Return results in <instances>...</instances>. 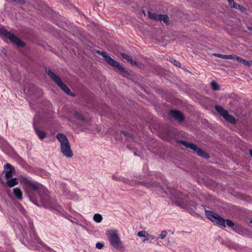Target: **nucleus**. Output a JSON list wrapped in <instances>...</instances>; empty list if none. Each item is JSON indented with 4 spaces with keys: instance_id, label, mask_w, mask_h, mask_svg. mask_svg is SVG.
<instances>
[{
    "instance_id": "f257e3e1",
    "label": "nucleus",
    "mask_w": 252,
    "mask_h": 252,
    "mask_svg": "<svg viewBox=\"0 0 252 252\" xmlns=\"http://www.w3.org/2000/svg\"><path fill=\"white\" fill-rule=\"evenodd\" d=\"M56 137L61 144V151L63 155L66 158H70L73 157V154L71 149L69 141L64 134L58 133Z\"/></svg>"
},
{
    "instance_id": "f03ea898",
    "label": "nucleus",
    "mask_w": 252,
    "mask_h": 252,
    "mask_svg": "<svg viewBox=\"0 0 252 252\" xmlns=\"http://www.w3.org/2000/svg\"><path fill=\"white\" fill-rule=\"evenodd\" d=\"M46 72L50 78L67 94L74 96L75 94L71 92L68 87L62 81V79L51 70H46Z\"/></svg>"
},
{
    "instance_id": "7ed1b4c3",
    "label": "nucleus",
    "mask_w": 252,
    "mask_h": 252,
    "mask_svg": "<svg viewBox=\"0 0 252 252\" xmlns=\"http://www.w3.org/2000/svg\"><path fill=\"white\" fill-rule=\"evenodd\" d=\"M37 195L38 197H37L36 200L34 201L32 199L31 195L29 194L31 200L35 204L38 206L41 205L45 207L49 206L50 204V199L47 190L43 188Z\"/></svg>"
},
{
    "instance_id": "20e7f679",
    "label": "nucleus",
    "mask_w": 252,
    "mask_h": 252,
    "mask_svg": "<svg viewBox=\"0 0 252 252\" xmlns=\"http://www.w3.org/2000/svg\"><path fill=\"white\" fill-rule=\"evenodd\" d=\"M107 235L110 243L115 249L120 250L124 249L117 230H109L107 232Z\"/></svg>"
},
{
    "instance_id": "39448f33",
    "label": "nucleus",
    "mask_w": 252,
    "mask_h": 252,
    "mask_svg": "<svg viewBox=\"0 0 252 252\" xmlns=\"http://www.w3.org/2000/svg\"><path fill=\"white\" fill-rule=\"evenodd\" d=\"M0 36L4 37L9 39L18 47H24L25 46V43L18 37L14 34L11 33L10 32L1 28H0Z\"/></svg>"
},
{
    "instance_id": "423d86ee",
    "label": "nucleus",
    "mask_w": 252,
    "mask_h": 252,
    "mask_svg": "<svg viewBox=\"0 0 252 252\" xmlns=\"http://www.w3.org/2000/svg\"><path fill=\"white\" fill-rule=\"evenodd\" d=\"M178 142L185 146L186 148H188L192 150L195 152L199 156L201 157L204 158L205 159H208L210 157L209 155L207 153L205 152L201 148L198 147L195 144L192 143H190L185 140H179Z\"/></svg>"
},
{
    "instance_id": "0eeeda50",
    "label": "nucleus",
    "mask_w": 252,
    "mask_h": 252,
    "mask_svg": "<svg viewBox=\"0 0 252 252\" xmlns=\"http://www.w3.org/2000/svg\"><path fill=\"white\" fill-rule=\"evenodd\" d=\"M205 215L207 218L211 221L225 227V220L215 212L211 211H205Z\"/></svg>"
},
{
    "instance_id": "6e6552de",
    "label": "nucleus",
    "mask_w": 252,
    "mask_h": 252,
    "mask_svg": "<svg viewBox=\"0 0 252 252\" xmlns=\"http://www.w3.org/2000/svg\"><path fill=\"white\" fill-rule=\"evenodd\" d=\"M23 182L27 185L28 191H33L37 194L44 188L40 184L33 183L26 178L23 179Z\"/></svg>"
},
{
    "instance_id": "1a4fd4ad",
    "label": "nucleus",
    "mask_w": 252,
    "mask_h": 252,
    "mask_svg": "<svg viewBox=\"0 0 252 252\" xmlns=\"http://www.w3.org/2000/svg\"><path fill=\"white\" fill-rule=\"evenodd\" d=\"M215 109L217 112L223 117L228 122L232 124H235L236 123L235 118L229 115L228 111L224 109L221 106L216 105H215Z\"/></svg>"
},
{
    "instance_id": "9d476101",
    "label": "nucleus",
    "mask_w": 252,
    "mask_h": 252,
    "mask_svg": "<svg viewBox=\"0 0 252 252\" xmlns=\"http://www.w3.org/2000/svg\"><path fill=\"white\" fill-rule=\"evenodd\" d=\"M4 169L3 172L4 173L5 178L7 179L11 178L14 172V167L10 163H6L4 166Z\"/></svg>"
},
{
    "instance_id": "9b49d317",
    "label": "nucleus",
    "mask_w": 252,
    "mask_h": 252,
    "mask_svg": "<svg viewBox=\"0 0 252 252\" xmlns=\"http://www.w3.org/2000/svg\"><path fill=\"white\" fill-rule=\"evenodd\" d=\"M170 115L174 119L180 122H183L185 120L183 113L176 110H171L170 111Z\"/></svg>"
},
{
    "instance_id": "f8f14e48",
    "label": "nucleus",
    "mask_w": 252,
    "mask_h": 252,
    "mask_svg": "<svg viewBox=\"0 0 252 252\" xmlns=\"http://www.w3.org/2000/svg\"><path fill=\"white\" fill-rule=\"evenodd\" d=\"M113 63H110V65L114 67L117 68L121 72L124 73L126 75H130L128 69L125 68L122 65H121L119 62L116 61L115 60H113L112 61Z\"/></svg>"
},
{
    "instance_id": "ddd939ff",
    "label": "nucleus",
    "mask_w": 252,
    "mask_h": 252,
    "mask_svg": "<svg viewBox=\"0 0 252 252\" xmlns=\"http://www.w3.org/2000/svg\"><path fill=\"white\" fill-rule=\"evenodd\" d=\"M96 53L101 55L103 58L104 59L105 61L109 64H110V63H113L112 61L113 59H112L110 56L108 55L107 53L105 52H101L100 51L97 50L96 51Z\"/></svg>"
},
{
    "instance_id": "4468645a",
    "label": "nucleus",
    "mask_w": 252,
    "mask_h": 252,
    "mask_svg": "<svg viewBox=\"0 0 252 252\" xmlns=\"http://www.w3.org/2000/svg\"><path fill=\"white\" fill-rule=\"evenodd\" d=\"M18 179L16 178H13L10 179H7L6 185L9 188H12L18 184Z\"/></svg>"
},
{
    "instance_id": "2eb2a0df",
    "label": "nucleus",
    "mask_w": 252,
    "mask_h": 252,
    "mask_svg": "<svg viewBox=\"0 0 252 252\" xmlns=\"http://www.w3.org/2000/svg\"><path fill=\"white\" fill-rule=\"evenodd\" d=\"M31 241L33 242L40 243V239L38 238L36 232L33 229H31L30 234Z\"/></svg>"
},
{
    "instance_id": "dca6fc26",
    "label": "nucleus",
    "mask_w": 252,
    "mask_h": 252,
    "mask_svg": "<svg viewBox=\"0 0 252 252\" xmlns=\"http://www.w3.org/2000/svg\"><path fill=\"white\" fill-rule=\"evenodd\" d=\"M34 130L36 134L37 135L39 139H40L41 140L43 139L47 136V133L46 132L40 130L38 127L35 126Z\"/></svg>"
},
{
    "instance_id": "f3484780",
    "label": "nucleus",
    "mask_w": 252,
    "mask_h": 252,
    "mask_svg": "<svg viewBox=\"0 0 252 252\" xmlns=\"http://www.w3.org/2000/svg\"><path fill=\"white\" fill-rule=\"evenodd\" d=\"M121 56L124 59L127 60L128 62H129L132 65H137V63L136 61H134L131 56L125 53H122Z\"/></svg>"
},
{
    "instance_id": "a211bd4d",
    "label": "nucleus",
    "mask_w": 252,
    "mask_h": 252,
    "mask_svg": "<svg viewBox=\"0 0 252 252\" xmlns=\"http://www.w3.org/2000/svg\"><path fill=\"white\" fill-rule=\"evenodd\" d=\"M13 193L14 195L19 199L21 200L23 198V193L21 189L16 188L13 189Z\"/></svg>"
},
{
    "instance_id": "6ab92c4d",
    "label": "nucleus",
    "mask_w": 252,
    "mask_h": 252,
    "mask_svg": "<svg viewBox=\"0 0 252 252\" xmlns=\"http://www.w3.org/2000/svg\"><path fill=\"white\" fill-rule=\"evenodd\" d=\"M148 17L149 18L151 19L155 20L156 21H159L160 20V17H161V14H158L155 13H153L149 11Z\"/></svg>"
},
{
    "instance_id": "aec40b11",
    "label": "nucleus",
    "mask_w": 252,
    "mask_h": 252,
    "mask_svg": "<svg viewBox=\"0 0 252 252\" xmlns=\"http://www.w3.org/2000/svg\"><path fill=\"white\" fill-rule=\"evenodd\" d=\"M73 115L79 121L82 122H85V118L79 112L77 111H75L73 112Z\"/></svg>"
},
{
    "instance_id": "412c9836",
    "label": "nucleus",
    "mask_w": 252,
    "mask_h": 252,
    "mask_svg": "<svg viewBox=\"0 0 252 252\" xmlns=\"http://www.w3.org/2000/svg\"><path fill=\"white\" fill-rule=\"evenodd\" d=\"M123 134L126 137V140L130 141L133 140V136L127 131H123Z\"/></svg>"
},
{
    "instance_id": "4be33fe9",
    "label": "nucleus",
    "mask_w": 252,
    "mask_h": 252,
    "mask_svg": "<svg viewBox=\"0 0 252 252\" xmlns=\"http://www.w3.org/2000/svg\"><path fill=\"white\" fill-rule=\"evenodd\" d=\"M163 21L164 23L166 24H168V22L169 21V19L168 16L167 15H162L161 14V17H160V20L159 21Z\"/></svg>"
},
{
    "instance_id": "5701e85b",
    "label": "nucleus",
    "mask_w": 252,
    "mask_h": 252,
    "mask_svg": "<svg viewBox=\"0 0 252 252\" xmlns=\"http://www.w3.org/2000/svg\"><path fill=\"white\" fill-rule=\"evenodd\" d=\"M212 89L214 91H218L220 89V87L218 84L215 81H213L211 83Z\"/></svg>"
},
{
    "instance_id": "b1692460",
    "label": "nucleus",
    "mask_w": 252,
    "mask_h": 252,
    "mask_svg": "<svg viewBox=\"0 0 252 252\" xmlns=\"http://www.w3.org/2000/svg\"><path fill=\"white\" fill-rule=\"evenodd\" d=\"M94 220L96 222H100L102 220V217L99 214H95L94 216Z\"/></svg>"
},
{
    "instance_id": "393cba45",
    "label": "nucleus",
    "mask_w": 252,
    "mask_h": 252,
    "mask_svg": "<svg viewBox=\"0 0 252 252\" xmlns=\"http://www.w3.org/2000/svg\"><path fill=\"white\" fill-rule=\"evenodd\" d=\"M170 61L172 63L175 65L178 66V67H180L181 66V64L178 62L177 61H176V60L174 59H171L170 58Z\"/></svg>"
},
{
    "instance_id": "a878e982",
    "label": "nucleus",
    "mask_w": 252,
    "mask_h": 252,
    "mask_svg": "<svg viewBox=\"0 0 252 252\" xmlns=\"http://www.w3.org/2000/svg\"><path fill=\"white\" fill-rule=\"evenodd\" d=\"M167 235V232L166 231H162L160 235H158L157 239L160 238V239H164Z\"/></svg>"
},
{
    "instance_id": "bb28decb",
    "label": "nucleus",
    "mask_w": 252,
    "mask_h": 252,
    "mask_svg": "<svg viewBox=\"0 0 252 252\" xmlns=\"http://www.w3.org/2000/svg\"><path fill=\"white\" fill-rule=\"evenodd\" d=\"M225 221L227 225L229 227H233L235 225V223L230 220H226Z\"/></svg>"
},
{
    "instance_id": "cd10ccee",
    "label": "nucleus",
    "mask_w": 252,
    "mask_h": 252,
    "mask_svg": "<svg viewBox=\"0 0 252 252\" xmlns=\"http://www.w3.org/2000/svg\"><path fill=\"white\" fill-rule=\"evenodd\" d=\"M137 235L140 237H146V232L145 231H141L138 233Z\"/></svg>"
},
{
    "instance_id": "c85d7f7f",
    "label": "nucleus",
    "mask_w": 252,
    "mask_h": 252,
    "mask_svg": "<svg viewBox=\"0 0 252 252\" xmlns=\"http://www.w3.org/2000/svg\"><path fill=\"white\" fill-rule=\"evenodd\" d=\"M96 248L98 249H101L104 247V244L102 243L98 242L95 245Z\"/></svg>"
},
{
    "instance_id": "c756f323",
    "label": "nucleus",
    "mask_w": 252,
    "mask_h": 252,
    "mask_svg": "<svg viewBox=\"0 0 252 252\" xmlns=\"http://www.w3.org/2000/svg\"><path fill=\"white\" fill-rule=\"evenodd\" d=\"M213 55L214 56H215V57H218V58H221V59H225V55H222V54H220L215 53V54H213Z\"/></svg>"
},
{
    "instance_id": "7c9ffc66",
    "label": "nucleus",
    "mask_w": 252,
    "mask_h": 252,
    "mask_svg": "<svg viewBox=\"0 0 252 252\" xmlns=\"http://www.w3.org/2000/svg\"><path fill=\"white\" fill-rule=\"evenodd\" d=\"M243 64L246 65V66H250V63H249V62L245 59H242V62H241Z\"/></svg>"
},
{
    "instance_id": "2f4dec72",
    "label": "nucleus",
    "mask_w": 252,
    "mask_h": 252,
    "mask_svg": "<svg viewBox=\"0 0 252 252\" xmlns=\"http://www.w3.org/2000/svg\"><path fill=\"white\" fill-rule=\"evenodd\" d=\"M235 55H225V59H234Z\"/></svg>"
},
{
    "instance_id": "473e14b6",
    "label": "nucleus",
    "mask_w": 252,
    "mask_h": 252,
    "mask_svg": "<svg viewBox=\"0 0 252 252\" xmlns=\"http://www.w3.org/2000/svg\"><path fill=\"white\" fill-rule=\"evenodd\" d=\"M237 9H239L242 12H245L246 11V8L240 5L238 6Z\"/></svg>"
},
{
    "instance_id": "72a5a7b5",
    "label": "nucleus",
    "mask_w": 252,
    "mask_h": 252,
    "mask_svg": "<svg viewBox=\"0 0 252 252\" xmlns=\"http://www.w3.org/2000/svg\"><path fill=\"white\" fill-rule=\"evenodd\" d=\"M234 57H235V58L234 59V60H236L239 63L242 62V60L243 59L242 58L237 56L236 55H235Z\"/></svg>"
},
{
    "instance_id": "f704fd0d",
    "label": "nucleus",
    "mask_w": 252,
    "mask_h": 252,
    "mask_svg": "<svg viewBox=\"0 0 252 252\" xmlns=\"http://www.w3.org/2000/svg\"><path fill=\"white\" fill-rule=\"evenodd\" d=\"M146 235L147 236V239L148 240H153L154 238V237L150 235L149 234H146Z\"/></svg>"
},
{
    "instance_id": "c9c22d12",
    "label": "nucleus",
    "mask_w": 252,
    "mask_h": 252,
    "mask_svg": "<svg viewBox=\"0 0 252 252\" xmlns=\"http://www.w3.org/2000/svg\"><path fill=\"white\" fill-rule=\"evenodd\" d=\"M239 4H237V3H236L235 2L233 4V5H231V7H232L233 8L237 9L238 6H239Z\"/></svg>"
},
{
    "instance_id": "e433bc0d",
    "label": "nucleus",
    "mask_w": 252,
    "mask_h": 252,
    "mask_svg": "<svg viewBox=\"0 0 252 252\" xmlns=\"http://www.w3.org/2000/svg\"><path fill=\"white\" fill-rule=\"evenodd\" d=\"M228 2L229 3V4L231 6L232 5H233V4L234 3V2H235V1H234V0H228Z\"/></svg>"
},
{
    "instance_id": "4c0bfd02",
    "label": "nucleus",
    "mask_w": 252,
    "mask_h": 252,
    "mask_svg": "<svg viewBox=\"0 0 252 252\" xmlns=\"http://www.w3.org/2000/svg\"><path fill=\"white\" fill-rule=\"evenodd\" d=\"M249 153H250L251 156L252 157V149H250L249 150Z\"/></svg>"
},
{
    "instance_id": "58836bf2",
    "label": "nucleus",
    "mask_w": 252,
    "mask_h": 252,
    "mask_svg": "<svg viewBox=\"0 0 252 252\" xmlns=\"http://www.w3.org/2000/svg\"><path fill=\"white\" fill-rule=\"evenodd\" d=\"M146 238L144 239L143 240V242H145L146 241H148V240L147 239V236H146V237H145Z\"/></svg>"
},
{
    "instance_id": "ea45409f",
    "label": "nucleus",
    "mask_w": 252,
    "mask_h": 252,
    "mask_svg": "<svg viewBox=\"0 0 252 252\" xmlns=\"http://www.w3.org/2000/svg\"><path fill=\"white\" fill-rule=\"evenodd\" d=\"M178 205L180 206V205L179 204ZM181 206L182 207H185V205H181Z\"/></svg>"
},
{
    "instance_id": "a19ab883",
    "label": "nucleus",
    "mask_w": 252,
    "mask_h": 252,
    "mask_svg": "<svg viewBox=\"0 0 252 252\" xmlns=\"http://www.w3.org/2000/svg\"><path fill=\"white\" fill-rule=\"evenodd\" d=\"M127 148H128L129 149H130L129 146H128V145H127Z\"/></svg>"
},
{
    "instance_id": "79ce46f5",
    "label": "nucleus",
    "mask_w": 252,
    "mask_h": 252,
    "mask_svg": "<svg viewBox=\"0 0 252 252\" xmlns=\"http://www.w3.org/2000/svg\"><path fill=\"white\" fill-rule=\"evenodd\" d=\"M146 184V186L147 187H150V186H149V184Z\"/></svg>"
},
{
    "instance_id": "37998d69",
    "label": "nucleus",
    "mask_w": 252,
    "mask_h": 252,
    "mask_svg": "<svg viewBox=\"0 0 252 252\" xmlns=\"http://www.w3.org/2000/svg\"><path fill=\"white\" fill-rule=\"evenodd\" d=\"M251 222V223H252V220Z\"/></svg>"
}]
</instances>
